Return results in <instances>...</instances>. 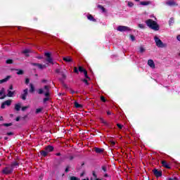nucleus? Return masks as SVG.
<instances>
[{
  "mask_svg": "<svg viewBox=\"0 0 180 180\" xmlns=\"http://www.w3.org/2000/svg\"><path fill=\"white\" fill-rule=\"evenodd\" d=\"M2 165L1 164H0V167Z\"/></svg>",
  "mask_w": 180,
  "mask_h": 180,
  "instance_id": "obj_64",
  "label": "nucleus"
},
{
  "mask_svg": "<svg viewBox=\"0 0 180 180\" xmlns=\"http://www.w3.org/2000/svg\"><path fill=\"white\" fill-rule=\"evenodd\" d=\"M95 151H96V153L101 154V153H103V149L99 148H96Z\"/></svg>",
  "mask_w": 180,
  "mask_h": 180,
  "instance_id": "obj_22",
  "label": "nucleus"
},
{
  "mask_svg": "<svg viewBox=\"0 0 180 180\" xmlns=\"http://www.w3.org/2000/svg\"><path fill=\"white\" fill-rule=\"evenodd\" d=\"M117 30L118 32H129V30H130V28L129 27L120 25L117 27Z\"/></svg>",
  "mask_w": 180,
  "mask_h": 180,
  "instance_id": "obj_5",
  "label": "nucleus"
},
{
  "mask_svg": "<svg viewBox=\"0 0 180 180\" xmlns=\"http://www.w3.org/2000/svg\"><path fill=\"white\" fill-rule=\"evenodd\" d=\"M139 27H140V29H144V25H143V24H139Z\"/></svg>",
  "mask_w": 180,
  "mask_h": 180,
  "instance_id": "obj_38",
  "label": "nucleus"
},
{
  "mask_svg": "<svg viewBox=\"0 0 180 180\" xmlns=\"http://www.w3.org/2000/svg\"><path fill=\"white\" fill-rule=\"evenodd\" d=\"M43 110V108H37L36 110L37 113H40V112H41Z\"/></svg>",
  "mask_w": 180,
  "mask_h": 180,
  "instance_id": "obj_35",
  "label": "nucleus"
},
{
  "mask_svg": "<svg viewBox=\"0 0 180 180\" xmlns=\"http://www.w3.org/2000/svg\"><path fill=\"white\" fill-rule=\"evenodd\" d=\"M11 103H12V101L7 100L1 103V109H5V108H6V106H11Z\"/></svg>",
  "mask_w": 180,
  "mask_h": 180,
  "instance_id": "obj_6",
  "label": "nucleus"
},
{
  "mask_svg": "<svg viewBox=\"0 0 180 180\" xmlns=\"http://www.w3.org/2000/svg\"><path fill=\"white\" fill-rule=\"evenodd\" d=\"M30 82V80L29 79H25V84H29V82Z\"/></svg>",
  "mask_w": 180,
  "mask_h": 180,
  "instance_id": "obj_45",
  "label": "nucleus"
},
{
  "mask_svg": "<svg viewBox=\"0 0 180 180\" xmlns=\"http://www.w3.org/2000/svg\"><path fill=\"white\" fill-rule=\"evenodd\" d=\"M75 108L77 109H82L83 106L82 104L78 103V102L75 101Z\"/></svg>",
  "mask_w": 180,
  "mask_h": 180,
  "instance_id": "obj_16",
  "label": "nucleus"
},
{
  "mask_svg": "<svg viewBox=\"0 0 180 180\" xmlns=\"http://www.w3.org/2000/svg\"><path fill=\"white\" fill-rule=\"evenodd\" d=\"M38 93L39 94H44L45 95V96H49V95H50V86H45L44 89H39L38 90Z\"/></svg>",
  "mask_w": 180,
  "mask_h": 180,
  "instance_id": "obj_2",
  "label": "nucleus"
},
{
  "mask_svg": "<svg viewBox=\"0 0 180 180\" xmlns=\"http://www.w3.org/2000/svg\"><path fill=\"white\" fill-rule=\"evenodd\" d=\"M9 89H10L11 91H12V89H13V86L11 85L10 87H9Z\"/></svg>",
  "mask_w": 180,
  "mask_h": 180,
  "instance_id": "obj_49",
  "label": "nucleus"
},
{
  "mask_svg": "<svg viewBox=\"0 0 180 180\" xmlns=\"http://www.w3.org/2000/svg\"><path fill=\"white\" fill-rule=\"evenodd\" d=\"M139 50H140V53H144V51H146V50L143 47H140Z\"/></svg>",
  "mask_w": 180,
  "mask_h": 180,
  "instance_id": "obj_36",
  "label": "nucleus"
},
{
  "mask_svg": "<svg viewBox=\"0 0 180 180\" xmlns=\"http://www.w3.org/2000/svg\"><path fill=\"white\" fill-rule=\"evenodd\" d=\"M13 134L12 133V132H9V133H8V136H12Z\"/></svg>",
  "mask_w": 180,
  "mask_h": 180,
  "instance_id": "obj_53",
  "label": "nucleus"
},
{
  "mask_svg": "<svg viewBox=\"0 0 180 180\" xmlns=\"http://www.w3.org/2000/svg\"><path fill=\"white\" fill-rule=\"evenodd\" d=\"M63 60L65 61L66 63H71L72 61V59L70 56H67L63 58Z\"/></svg>",
  "mask_w": 180,
  "mask_h": 180,
  "instance_id": "obj_18",
  "label": "nucleus"
},
{
  "mask_svg": "<svg viewBox=\"0 0 180 180\" xmlns=\"http://www.w3.org/2000/svg\"><path fill=\"white\" fill-rule=\"evenodd\" d=\"M136 2H140V0H134Z\"/></svg>",
  "mask_w": 180,
  "mask_h": 180,
  "instance_id": "obj_58",
  "label": "nucleus"
},
{
  "mask_svg": "<svg viewBox=\"0 0 180 180\" xmlns=\"http://www.w3.org/2000/svg\"><path fill=\"white\" fill-rule=\"evenodd\" d=\"M0 99H5L6 98V94H5V88H1L0 90Z\"/></svg>",
  "mask_w": 180,
  "mask_h": 180,
  "instance_id": "obj_10",
  "label": "nucleus"
},
{
  "mask_svg": "<svg viewBox=\"0 0 180 180\" xmlns=\"http://www.w3.org/2000/svg\"><path fill=\"white\" fill-rule=\"evenodd\" d=\"M22 53H24V54H27L29 53H30V50L29 49H25Z\"/></svg>",
  "mask_w": 180,
  "mask_h": 180,
  "instance_id": "obj_31",
  "label": "nucleus"
},
{
  "mask_svg": "<svg viewBox=\"0 0 180 180\" xmlns=\"http://www.w3.org/2000/svg\"><path fill=\"white\" fill-rule=\"evenodd\" d=\"M101 99L102 102H106V99H105V97L101 96Z\"/></svg>",
  "mask_w": 180,
  "mask_h": 180,
  "instance_id": "obj_42",
  "label": "nucleus"
},
{
  "mask_svg": "<svg viewBox=\"0 0 180 180\" xmlns=\"http://www.w3.org/2000/svg\"><path fill=\"white\" fill-rule=\"evenodd\" d=\"M117 127H118L119 129H123V125H122V124H117Z\"/></svg>",
  "mask_w": 180,
  "mask_h": 180,
  "instance_id": "obj_40",
  "label": "nucleus"
},
{
  "mask_svg": "<svg viewBox=\"0 0 180 180\" xmlns=\"http://www.w3.org/2000/svg\"><path fill=\"white\" fill-rule=\"evenodd\" d=\"M12 172H13V167L11 166L6 167L2 170V173L5 175H9V174H12Z\"/></svg>",
  "mask_w": 180,
  "mask_h": 180,
  "instance_id": "obj_4",
  "label": "nucleus"
},
{
  "mask_svg": "<svg viewBox=\"0 0 180 180\" xmlns=\"http://www.w3.org/2000/svg\"><path fill=\"white\" fill-rule=\"evenodd\" d=\"M148 65H149V67H150V68H155V64L154 63L153 60H151V59L148 60Z\"/></svg>",
  "mask_w": 180,
  "mask_h": 180,
  "instance_id": "obj_11",
  "label": "nucleus"
},
{
  "mask_svg": "<svg viewBox=\"0 0 180 180\" xmlns=\"http://www.w3.org/2000/svg\"><path fill=\"white\" fill-rule=\"evenodd\" d=\"M4 120V117H0V121Z\"/></svg>",
  "mask_w": 180,
  "mask_h": 180,
  "instance_id": "obj_54",
  "label": "nucleus"
},
{
  "mask_svg": "<svg viewBox=\"0 0 180 180\" xmlns=\"http://www.w3.org/2000/svg\"><path fill=\"white\" fill-rule=\"evenodd\" d=\"M83 82H84L86 85H88V80L86 79H83Z\"/></svg>",
  "mask_w": 180,
  "mask_h": 180,
  "instance_id": "obj_43",
  "label": "nucleus"
},
{
  "mask_svg": "<svg viewBox=\"0 0 180 180\" xmlns=\"http://www.w3.org/2000/svg\"><path fill=\"white\" fill-rule=\"evenodd\" d=\"M17 74H18V75H22L23 70H18Z\"/></svg>",
  "mask_w": 180,
  "mask_h": 180,
  "instance_id": "obj_30",
  "label": "nucleus"
},
{
  "mask_svg": "<svg viewBox=\"0 0 180 180\" xmlns=\"http://www.w3.org/2000/svg\"><path fill=\"white\" fill-rule=\"evenodd\" d=\"M168 180H178V178L174 177V179L169 178Z\"/></svg>",
  "mask_w": 180,
  "mask_h": 180,
  "instance_id": "obj_46",
  "label": "nucleus"
},
{
  "mask_svg": "<svg viewBox=\"0 0 180 180\" xmlns=\"http://www.w3.org/2000/svg\"><path fill=\"white\" fill-rule=\"evenodd\" d=\"M20 108H21L20 103L15 104V110H20Z\"/></svg>",
  "mask_w": 180,
  "mask_h": 180,
  "instance_id": "obj_26",
  "label": "nucleus"
},
{
  "mask_svg": "<svg viewBox=\"0 0 180 180\" xmlns=\"http://www.w3.org/2000/svg\"><path fill=\"white\" fill-rule=\"evenodd\" d=\"M128 6H129V8H132V6H134V4L131 1H128Z\"/></svg>",
  "mask_w": 180,
  "mask_h": 180,
  "instance_id": "obj_27",
  "label": "nucleus"
},
{
  "mask_svg": "<svg viewBox=\"0 0 180 180\" xmlns=\"http://www.w3.org/2000/svg\"><path fill=\"white\" fill-rule=\"evenodd\" d=\"M177 40L180 41V35L177 36Z\"/></svg>",
  "mask_w": 180,
  "mask_h": 180,
  "instance_id": "obj_51",
  "label": "nucleus"
},
{
  "mask_svg": "<svg viewBox=\"0 0 180 180\" xmlns=\"http://www.w3.org/2000/svg\"><path fill=\"white\" fill-rule=\"evenodd\" d=\"M14 94H15V91H11L10 90H8L7 96H8V98H12V96H13Z\"/></svg>",
  "mask_w": 180,
  "mask_h": 180,
  "instance_id": "obj_19",
  "label": "nucleus"
},
{
  "mask_svg": "<svg viewBox=\"0 0 180 180\" xmlns=\"http://www.w3.org/2000/svg\"><path fill=\"white\" fill-rule=\"evenodd\" d=\"M82 175H84V174H81V176H82Z\"/></svg>",
  "mask_w": 180,
  "mask_h": 180,
  "instance_id": "obj_62",
  "label": "nucleus"
},
{
  "mask_svg": "<svg viewBox=\"0 0 180 180\" xmlns=\"http://www.w3.org/2000/svg\"><path fill=\"white\" fill-rule=\"evenodd\" d=\"M45 150L48 153H51V151H53V150H54V148L51 146H48L45 148Z\"/></svg>",
  "mask_w": 180,
  "mask_h": 180,
  "instance_id": "obj_15",
  "label": "nucleus"
},
{
  "mask_svg": "<svg viewBox=\"0 0 180 180\" xmlns=\"http://www.w3.org/2000/svg\"><path fill=\"white\" fill-rule=\"evenodd\" d=\"M107 115H112V112H110V111H108V112H107Z\"/></svg>",
  "mask_w": 180,
  "mask_h": 180,
  "instance_id": "obj_52",
  "label": "nucleus"
},
{
  "mask_svg": "<svg viewBox=\"0 0 180 180\" xmlns=\"http://www.w3.org/2000/svg\"><path fill=\"white\" fill-rule=\"evenodd\" d=\"M42 82H46V80H43Z\"/></svg>",
  "mask_w": 180,
  "mask_h": 180,
  "instance_id": "obj_60",
  "label": "nucleus"
},
{
  "mask_svg": "<svg viewBox=\"0 0 180 180\" xmlns=\"http://www.w3.org/2000/svg\"><path fill=\"white\" fill-rule=\"evenodd\" d=\"M65 172H68V167L65 169Z\"/></svg>",
  "mask_w": 180,
  "mask_h": 180,
  "instance_id": "obj_57",
  "label": "nucleus"
},
{
  "mask_svg": "<svg viewBox=\"0 0 180 180\" xmlns=\"http://www.w3.org/2000/svg\"><path fill=\"white\" fill-rule=\"evenodd\" d=\"M18 162H14V163H13L11 165V167H12V168H13H13H15V167H18Z\"/></svg>",
  "mask_w": 180,
  "mask_h": 180,
  "instance_id": "obj_29",
  "label": "nucleus"
},
{
  "mask_svg": "<svg viewBox=\"0 0 180 180\" xmlns=\"http://www.w3.org/2000/svg\"><path fill=\"white\" fill-rule=\"evenodd\" d=\"M172 23H174V18H170V20H169V24L171 26V25H172Z\"/></svg>",
  "mask_w": 180,
  "mask_h": 180,
  "instance_id": "obj_34",
  "label": "nucleus"
},
{
  "mask_svg": "<svg viewBox=\"0 0 180 180\" xmlns=\"http://www.w3.org/2000/svg\"><path fill=\"white\" fill-rule=\"evenodd\" d=\"M96 180H101V179H96Z\"/></svg>",
  "mask_w": 180,
  "mask_h": 180,
  "instance_id": "obj_63",
  "label": "nucleus"
},
{
  "mask_svg": "<svg viewBox=\"0 0 180 180\" xmlns=\"http://www.w3.org/2000/svg\"><path fill=\"white\" fill-rule=\"evenodd\" d=\"M111 143H112V146H115V141H112Z\"/></svg>",
  "mask_w": 180,
  "mask_h": 180,
  "instance_id": "obj_55",
  "label": "nucleus"
},
{
  "mask_svg": "<svg viewBox=\"0 0 180 180\" xmlns=\"http://www.w3.org/2000/svg\"><path fill=\"white\" fill-rule=\"evenodd\" d=\"M26 109H27V107H26V106L22 108V110H26Z\"/></svg>",
  "mask_w": 180,
  "mask_h": 180,
  "instance_id": "obj_48",
  "label": "nucleus"
},
{
  "mask_svg": "<svg viewBox=\"0 0 180 180\" xmlns=\"http://www.w3.org/2000/svg\"><path fill=\"white\" fill-rule=\"evenodd\" d=\"M93 175L95 176V173H93Z\"/></svg>",
  "mask_w": 180,
  "mask_h": 180,
  "instance_id": "obj_61",
  "label": "nucleus"
},
{
  "mask_svg": "<svg viewBox=\"0 0 180 180\" xmlns=\"http://www.w3.org/2000/svg\"><path fill=\"white\" fill-rule=\"evenodd\" d=\"M139 5L142 6H148V5H151V1H140Z\"/></svg>",
  "mask_w": 180,
  "mask_h": 180,
  "instance_id": "obj_12",
  "label": "nucleus"
},
{
  "mask_svg": "<svg viewBox=\"0 0 180 180\" xmlns=\"http://www.w3.org/2000/svg\"><path fill=\"white\" fill-rule=\"evenodd\" d=\"M155 43L156 44V46L158 47H160V49H162L164 47H167V44L162 43V41L158 38V37L155 36L154 37Z\"/></svg>",
  "mask_w": 180,
  "mask_h": 180,
  "instance_id": "obj_3",
  "label": "nucleus"
},
{
  "mask_svg": "<svg viewBox=\"0 0 180 180\" xmlns=\"http://www.w3.org/2000/svg\"><path fill=\"white\" fill-rule=\"evenodd\" d=\"M48 154L49 153L46 150L41 151V155H42V157H47Z\"/></svg>",
  "mask_w": 180,
  "mask_h": 180,
  "instance_id": "obj_20",
  "label": "nucleus"
},
{
  "mask_svg": "<svg viewBox=\"0 0 180 180\" xmlns=\"http://www.w3.org/2000/svg\"><path fill=\"white\" fill-rule=\"evenodd\" d=\"M79 71L80 72H84L85 78L89 79V77H88V72H86V70L84 69V68H82V66H79Z\"/></svg>",
  "mask_w": 180,
  "mask_h": 180,
  "instance_id": "obj_9",
  "label": "nucleus"
},
{
  "mask_svg": "<svg viewBox=\"0 0 180 180\" xmlns=\"http://www.w3.org/2000/svg\"><path fill=\"white\" fill-rule=\"evenodd\" d=\"M102 169H103V171H104V172H106V167H102Z\"/></svg>",
  "mask_w": 180,
  "mask_h": 180,
  "instance_id": "obj_47",
  "label": "nucleus"
},
{
  "mask_svg": "<svg viewBox=\"0 0 180 180\" xmlns=\"http://www.w3.org/2000/svg\"><path fill=\"white\" fill-rule=\"evenodd\" d=\"M146 23L148 27L150 29H153V30H159L160 27L158 26V24L157 22L151 19H149L146 21Z\"/></svg>",
  "mask_w": 180,
  "mask_h": 180,
  "instance_id": "obj_1",
  "label": "nucleus"
},
{
  "mask_svg": "<svg viewBox=\"0 0 180 180\" xmlns=\"http://www.w3.org/2000/svg\"><path fill=\"white\" fill-rule=\"evenodd\" d=\"M70 180H79V179L75 176H72L70 177Z\"/></svg>",
  "mask_w": 180,
  "mask_h": 180,
  "instance_id": "obj_37",
  "label": "nucleus"
},
{
  "mask_svg": "<svg viewBox=\"0 0 180 180\" xmlns=\"http://www.w3.org/2000/svg\"><path fill=\"white\" fill-rule=\"evenodd\" d=\"M9 78H11V77L8 76L5 79L0 80V84H4V82H6V81H8V79H9Z\"/></svg>",
  "mask_w": 180,
  "mask_h": 180,
  "instance_id": "obj_23",
  "label": "nucleus"
},
{
  "mask_svg": "<svg viewBox=\"0 0 180 180\" xmlns=\"http://www.w3.org/2000/svg\"><path fill=\"white\" fill-rule=\"evenodd\" d=\"M49 99H50V98H49V96H46V98H44V103L47 102V101H49Z\"/></svg>",
  "mask_w": 180,
  "mask_h": 180,
  "instance_id": "obj_39",
  "label": "nucleus"
},
{
  "mask_svg": "<svg viewBox=\"0 0 180 180\" xmlns=\"http://www.w3.org/2000/svg\"><path fill=\"white\" fill-rule=\"evenodd\" d=\"M87 18L89 20H91L92 22H96V20H95V18H94V17L91 15H88Z\"/></svg>",
  "mask_w": 180,
  "mask_h": 180,
  "instance_id": "obj_24",
  "label": "nucleus"
},
{
  "mask_svg": "<svg viewBox=\"0 0 180 180\" xmlns=\"http://www.w3.org/2000/svg\"><path fill=\"white\" fill-rule=\"evenodd\" d=\"M46 61L50 64H53V59L51 58V54L50 53H46Z\"/></svg>",
  "mask_w": 180,
  "mask_h": 180,
  "instance_id": "obj_8",
  "label": "nucleus"
},
{
  "mask_svg": "<svg viewBox=\"0 0 180 180\" xmlns=\"http://www.w3.org/2000/svg\"><path fill=\"white\" fill-rule=\"evenodd\" d=\"M12 63H13V60H12V59H8L6 60L7 64H12Z\"/></svg>",
  "mask_w": 180,
  "mask_h": 180,
  "instance_id": "obj_33",
  "label": "nucleus"
},
{
  "mask_svg": "<svg viewBox=\"0 0 180 180\" xmlns=\"http://www.w3.org/2000/svg\"><path fill=\"white\" fill-rule=\"evenodd\" d=\"M83 180H89V179H84Z\"/></svg>",
  "mask_w": 180,
  "mask_h": 180,
  "instance_id": "obj_59",
  "label": "nucleus"
},
{
  "mask_svg": "<svg viewBox=\"0 0 180 180\" xmlns=\"http://www.w3.org/2000/svg\"><path fill=\"white\" fill-rule=\"evenodd\" d=\"M33 65H35V67H37V68H39V70H43L44 68H46V65L39 63H33Z\"/></svg>",
  "mask_w": 180,
  "mask_h": 180,
  "instance_id": "obj_14",
  "label": "nucleus"
},
{
  "mask_svg": "<svg viewBox=\"0 0 180 180\" xmlns=\"http://www.w3.org/2000/svg\"><path fill=\"white\" fill-rule=\"evenodd\" d=\"M98 9H101V11H102V12H105V8H103V6L98 5Z\"/></svg>",
  "mask_w": 180,
  "mask_h": 180,
  "instance_id": "obj_28",
  "label": "nucleus"
},
{
  "mask_svg": "<svg viewBox=\"0 0 180 180\" xmlns=\"http://www.w3.org/2000/svg\"><path fill=\"white\" fill-rule=\"evenodd\" d=\"M153 174L157 178H160V176H162V172L161 170L154 169Z\"/></svg>",
  "mask_w": 180,
  "mask_h": 180,
  "instance_id": "obj_7",
  "label": "nucleus"
},
{
  "mask_svg": "<svg viewBox=\"0 0 180 180\" xmlns=\"http://www.w3.org/2000/svg\"><path fill=\"white\" fill-rule=\"evenodd\" d=\"M56 155H61V153H56Z\"/></svg>",
  "mask_w": 180,
  "mask_h": 180,
  "instance_id": "obj_56",
  "label": "nucleus"
},
{
  "mask_svg": "<svg viewBox=\"0 0 180 180\" xmlns=\"http://www.w3.org/2000/svg\"><path fill=\"white\" fill-rule=\"evenodd\" d=\"M74 72H76L77 74H78V68H75Z\"/></svg>",
  "mask_w": 180,
  "mask_h": 180,
  "instance_id": "obj_44",
  "label": "nucleus"
},
{
  "mask_svg": "<svg viewBox=\"0 0 180 180\" xmlns=\"http://www.w3.org/2000/svg\"><path fill=\"white\" fill-rule=\"evenodd\" d=\"M167 5H169V6H174V5H176L175 1H167Z\"/></svg>",
  "mask_w": 180,
  "mask_h": 180,
  "instance_id": "obj_21",
  "label": "nucleus"
},
{
  "mask_svg": "<svg viewBox=\"0 0 180 180\" xmlns=\"http://www.w3.org/2000/svg\"><path fill=\"white\" fill-rule=\"evenodd\" d=\"M162 167H165V168H169V165H168V162L165 160L162 161Z\"/></svg>",
  "mask_w": 180,
  "mask_h": 180,
  "instance_id": "obj_17",
  "label": "nucleus"
},
{
  "mask_svg": "<svg viewBox=\"0 0 180 180\" xmlns=\"http://www.w3.org/2000/svg\"><path fill=\"white\" fill-rule=\"evenodd\" d=\"M16 122H19V120H20V118L19 117H18L16 119H15Z\"/></svg>",
  "mask_w": 180,
  "mask_h": 180,
  "instance_id": "obj_50",
  "label": "nucleus"
},
{
  "mask_svg": "<svg viewBox=\"0 0 180 180\" xmlns=\"http://www.w3.org/2000/svg\"><path fill=\"white\" fill-rule=\"evenodd\" d=\"M130 39H131V40L132 41H134V40H135L134 36H133V35H131V36H130Z\"/></svg>",
  "mask_w": 180,
  "mask_h": 180,
  "instance_id": "obj_41",
  "label": "nucleus"
},
{
  "mask_svg": "<svg viewBox=\"0 0 180 180\" xmlns=\"http://www.w3.org/2000/svg\"><path fill=\"white\" fill-rule=\"evenodd\" d=\"M27 89H25L23 91V94L21 95V99H22L23 101H26V96H27Z\"/></svg>",
  "mask_w": 180,
  "mask_h": 180,
  "instance_id": "obj_13",
  "label": "nucleus"
},
{
  "mask_svg": "<svg viewBox=\"0 0 180 180\" xmlns=\"http://www.w3.org/2000/svg\"><path fill=\"white\" fill-rule=\"evenodd\" d=\"M3 126H5L6 127H9V126H12V123H6L4 124Z\"/></svg>",
  "mask_w": 180,
  "mask_h": 180,
  "instance_id": "obj_32",
  "label": "nucleus"
},
{
  "mask_svg": "<svg viewBox=\"0 0 180 180\" xmlns=\"http://www.w3.org/2000/svg\"><path fill=\"white\" fill-rule=\"evenodd\" d=\"M30 92H31V93L34 92V86H33L32 84H30Z\"/></svg>",
  "mask_w": 180,
  "mask_h": 180,
  "instance_id": "obj_25",
  "label": "nucleus"
}]
</instances>
